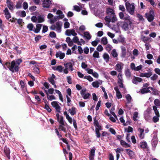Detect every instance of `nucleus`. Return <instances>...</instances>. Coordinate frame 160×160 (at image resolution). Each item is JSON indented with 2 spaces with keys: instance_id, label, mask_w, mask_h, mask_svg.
I'll return each instance as SVG.
<instances>
[{
  "instance_id": "7",
  "label": "nucleus",
  "mask_w": 160,
  "mask_h": 160,
  "mask_svg": "<svg viewBox=\"0 0 160 160\" xmlns=\"http://www.w3.org/2000/svg\"><path fill=\"white\" fill-rule=\"evenodd\" d=\"M142 81V79L141 78L134 76L132 80V82L134 84H137L138 82H141Z\"/></svg>"
},
{
  "instance_id": "16",
  "label": "nucleus",
  "mask_w": 160,
  "mask_h": 160,
  "mask_svg": "<svg viewBox=\"0 0 160 160\" xmlns=\"http://www.w3.org/2000/svg\"><path fill=\"white\" fill-rule=\"evenodd\" d=\"M146 16L148 21L149 22L152 21L154 19V16L152 14H148L147 13H146Z\"/></svg>"
},
{
  "instance_id": "37",
  "label": "nucleus",
  "mask_w": 160,
  "mask_h": 160,
  "mask_svg": "<svg viewBox=\"0 0 160 160\" xmlns=\"http://www.w3.org/2000/svg\"><path fill=\"white\" fill-rule=\"evenodd\" d=\"M111 54L114 58H116L118 56V53L115 49L112 50L111 52Z\"/></svg>"
},
{
  "instance_id": "59",
  "label": "nucleus",
  "mask_w": 160,
  "mask_h": 160,
  "mask_svg": "<svg viewBox=\"0 0 160 160\" xmlns=\"http://www.w3.org/2000/svg\"><path fill=\"white\" fill-rule=\"evenodd\" d=\"M112 47L109 44H108L106 47V49L108 52L110 51L112 49Z\"/></svg>"
},
{
  "instance_id": "12",
  "label": "nucleus",
  "mask_w": 160,
  "mask_h": 160,
  "mask_svg": "<svg viewBox=\"0 0 160 160\" xmlns=\"http://www.w3.org/2000/svg\"><path fill=\"white\" fill-rule=\"evenodd\" d=\"M107 13L108 16H115V13L114 11L112 9L110 8H108L107 9Z\"/></svg>"
},
{
  "instance_id": "45",
  "label": "nucleus",
  "mask_w": 160,
  "mask_h": 160,
  "mask_svg": "<svg viewBox=\"0 0 160 160\" xmlns=\"http://www.w3.org/2000/svg\"><path fill=\"white\" fill-rule=\"evenodd\" d=\"M154 103L156 107L160 106V101L158 99H156L154 100Z\"/></svg>"
},
{
  "instance_id": "56",
  "label": "nucleus",
  "mask_w": 160,
  "mask_h": 160,
  "mask_svg": "<svg viewBox=\"0 0 160 160\" xmlns=\"http://www.w3.org/2000/svg\"><path fill=\"white\" fill-rule=\"evenodd\" d=\"M101 101L100 100L98 101L95 108L96 111H98L99 109V108L101 106Z\"/></svg>"
},
{
  "instance_id": "38",
  "label": "nucleus",
  "mask_w": 160,
  "mask_h": 160,
  "mask_svg": "<svg viewBox=\"0 0 160 160\" xmlns=\"http://www.w3.org/2000/svg\"><path fill=\"white\" fill-rule=\"evenodd\" d=\"M44 21V18L41 15L39 16L38 18V23H41Z\"/></svg>"
},
{
  "instance_id": "46",
  "label": "nucleus",
  "mask_w": 160,
  "mask_h": 160,
  "mask_svg": "<svg viewBox=\"0 0 160 160\" xmlns=\"http://www.w3.org/2000/svg\"><path fill=\"white\" fill-rule=\"evenodd\" d=\"M138 113L137 112H135L133 114V119L135 121H136L137 120V118L138 117Z\"/></svg>"
},
{
  "instance_id": "3",
  "label": "nucleus",
  "mask_w": 160,
  "mask_h": 160,
  "mask_svg": "<svg viewBox=\"0 0 160 160\" xmlns=\"http://www.w3.org/2000/svg\"><path fill=\"white\" fill-rule=\"evenodd\" d=\"M51 105L53 107L55 108L57 112L59 113L61 112V107L58 104L57 102L54 101L52 102H51Z\"/></svg>"
},
{
  "instance_id": "27",
  "label": "nucleus",
  "mask_w": 160,
  "mask_h": 160,
  "mask_svg": "<svg viewBox=\"0 0 160 160\" xmlns=\"http://www.w3.org/2000/svg\"><path fill=\"white\" fill-rule=\"evenodd\" d=\"M123 19H124L125 20H128V23L129 25L130 26H131L132 25V23L131 21L130 16H127L125 17H124V18Z\"/></svg>"
},
{
  "instance_id": "44",
  "label": "nucleus",
  "mask_w": 160,
  "mask_h": 160,
  "mask_svg": "<svg viewBox=\"0 0 160 160\" xmlns=\"http://www.w3.org/2000/svg\"><path fill=\"white\" fill-rule=\"evenodd\" d=\"M64 126L62 125L61 124L59 125V126L58 129H59L61 130L64 132H66V128L64 127Z\"/></svg>"
},
{
  "instance_id": "48",
  "label": "nucleus",
  "mask_w": 160,
  "mask_h": 160,
  "mask_svg": "<svg viewBox=\"0 0 160 160\" xmlns=\"http://www.w3.org/2000/svg\"><path fill=\"white\" fill-rule=\"evenodd\" d=\"M157 115L156 116H154L152 118V121L154 122H157L159 120V117H160V115L158 116Z\"/></svg>"
},
{
  "instance_id": "21",
  "label": "nucleus",
  "mask_w": 160,
  "mask_h": 160,
  "mask_svg": "<svg viewBox=\"0 0 160 160\" xmlns=\"http://www.w3.org/2000/svg\"><path fill=\"white\" fill-rule=\"evenodd\" d=\"M150 39V38L149 37H146L143 35H141V40L145 43L149 41Z\"/></svg>"
},
{
  "instance_id": "29",
  "label": "nucleus",
  "mask_w": 160,
  "mask_h": 160,
  "mask_svg": "<svg viewBox=\"0 0 160 160\" xmlns=\"http://www.w3.org/2000/svg\"><path fill=\"white\" fill-rule=\"evenodd\" d=\"M101 43L103 45H106L108 43V40L107 38L105 37L102 38L101 40Z\"/></svg>"
},
{
  "instance_id": "11",
  "label": "nucleus",
  "mask_w": 160,
  "mask_h": 160,
  "mask_svg": "<svg viewBox=\"0 0 160 160\" xmlns=\"http://www.w3.org/2000/svg\"><path fill=\"white\" fill-rule=\"evenodd\" d=\"M62 25V23L60 21H58L56 23V30L59 32H60L61 31Z\"/></svg>"
},
{
  "instance_id": "43",
  "label": "nucleus",
  "mask_w": 160,
  "mask_h": 160,
  "mask_svg": "<svg viewBox=\"0 0 160 160\" xmlns=\"http://www.w3.org/2000/svg\"><path fill=\"white\" fill-rule=\"evenodd\" d=\"M95 130L96 136L97 138H99L101 136V134L100 132V130H98V129L95 128Z\"/></svg>"
},
{
  "instance_id": "17",
  "label": "nucleus",
  "mask_w": 160,
  "mask_h": 160,
  "mask_svg": "<svg viewBox=\"0 0 160 160\" xmlns=\"http://www.w3.org/2000/svg\"><path fill=\"white\" fill-rule=\"evenodd\" d=\"M121 145L123 147L127 148L128 147H130L131 145L126 143L123 140H121Z\"/></svg>"
},
{
  "instance_id": "30",
  "label": "nucleus",
  "mask_w": 160,
  "mask_h": 160,
  "mask_svg": "<svg viewBox=\"0 0 160 160\" xmlns=\"http://www.w3.org/2000/svg\"><path fill=\"white\" fill-rule=\"evenodd\" d=\"M103 57L107 62L109 61L110 57L108 53H104L103 55Z\"/></svg>"
},
{
  "instance_id": "2",
  "label": "nucleus",
  "mask_w": 160,
  "mask_h": 160,
  "mask_svg": "<svg viewBox=\"0 0 160 160\" xmlns=\"http://www.w3.org/2000/svg\"><path fill=\"white\" fill-rule=\"evenodd\" d=\"M126 8L129 13L131 15H133L134 12L135 10L134 3H132L131 4L129 2H126L125 3Z\"/></svg>"
},
{
  "instance_id": "25",
  "label": "nucleus",
  "mask_w": 160,
  "mask_h": 160,
  "mask_svg": "<svg viewBox=\"0 0 160 160\" xmlns=\"http://www.w3.org/2000/svg\"><path fill=\"white\" fill-rule=\"evenodd\" d=\"M122 49V55L121 57L123 58H124L125 57L126 54V50L125 47H122L121 48Z\"/></svg>"
},
{
  "instance_id": "39",
  "label": "nucleus",
  "mask_w": 160,
  "mask_h": 160,
  "mask_svg": "<svg viewBox=\"0 0 160 160\" xmlns=\"http://www.w3.org/2000/svg\"><path fill=\"white\" fill-rule=\"evenodd\" d=\"M60 124L63 126H65L64 121L63 120V118L62 116H60V120L58 122Z\"/></svg>"
},
{
  "instance_id": "57",
  "label": "nucleus",
  "mask_w": 160,
  "mask_h": 160,
  "mask_svg": "<svg viewBox=\"0 0 160 160\" xmlns=\"http://www.w3.org/2000/svg\"><path fill=\"white\" fill-rule=\"evenodd\" d=\"M22 7L23 8L26 10L28 8V5L26 2H24L22 4Z\"/></svg>"
},
{
  "instance_id": "42",
  "label": "nucleus",
  "mask_w": 160,
  "mask_h": 160,
  "mask_svg": "<svg viewBox=\"0 0 160 160\" xmlns=\"http://www.w3.org/2000/svg\"><path fill=\"white\" fill-rule=\"evenodd\" d=\"M120 120L121 122L123 123V125L124 126H126L128 125V122H125V121L122 117H121L120 118Z\"/></svg>"
},
{
  "instance_id": "64",
  "label": "nucleus",
  "mask_w": 160,
  "mask_h": 160,
  "mask_svg": "<svg viewBox=\"0 0 160 160\" xmlns=\"http://www.w3.org/2000/svg\"><path fill=\"white\" fill-rule=\"evenodd\" d=\"M74 9L76 11L79 12L81 10V9L80 7L77 5H75L73 6Z\"/></svg>"
},
{
  "instance_id": "1",
  "label": "nucleus",
  "mask_w": 160,
  "mask_h": 160,
  "mask_svg": "<svg viewBox=\"0 0 160 160\" xmlns=\"http://www.w3.org/2000/svg\"><path fill=\"white\" fill-rule=\"evenodd\" d=\"M16 65L15 61L14 60H13L11 63L9 62H6L3 66L4 68L5 69L7 70V68L5 66L9 68V70L12 72H17L19 70V67L18 66H16Z\"/></svg>"
},
{
  "instance_id": "61",
  "label": "nucleus",
  "mask_w": 160,
  "mask_h": 160,
  "mask_svg": "<svg viewBox=\"0 0 160 160\" xmlns=\"http://www.w3.org/2000/svg\"><path fill=\"white\" fill-rule=\"evenodd\" d=\"M37 8V7L35 6H33L31 7H30L29 8V10L31 12L34 11Z\"/></svg>"
},
{
  "instance_id": "36",
  "label": "nucleus",
  "mask_w": 160,
  "mask_h": 160,
  "mask_svg": "<svg viewBox=\"0 0 160 160\" xmlns=\"http://www.w3.org/2000/svg\"><path fill=\"white\" fill-rule=\"evenodd\" d=\"M125 74L127 77L129 78L131 77V72L129 69L128 68L126 70Z\"/></svg>"
},
{
  "instance_id": "4",
  "label": "nucleus",
  "mask_w": 160,
  "mask_h": 160,
  "mask_svg": "<svg viewBox=\"0 0 160 160\" xmlns=\"http://www.w3.org/2000/svg\"><path fill=\"white\" fill-rule=\"evenodd\" d=\"M64 17V15H60L56 16L54 18L50 20V23L51 24L54 23L58 19H62Z\"/></svg>"
},
{
  "instance_id": "13",
  "label": "nucleus",
  "mask_w": 160,
  "mask_h": 160,
  "mask_svg": "<svg viewBox=\"0 0 160 160\" xmlns=\"http://www.w3.org/2000/svg\"><path fill=\"white\" fill-rule=\"evenodd\" d=\"M64 65L65 67L67 66L68 68L71 71H72L73 70V65L71 62H68L67 63H64Z\"/></svg>"
},
{
  "instance_id": "40",
  "label": "nucleus",
  "mask_w": 160,
  "mask_h": 160,
  "mask_svg": "<svg viewBox=\"0 0 160 160\" xmlns=\"http://www.w3.org/2000/svg\"><path fill=\"white\" fill-rule=\"evenodd\" d=\"M115 110V108L114 107H112L111 109V110L110 111V112L116 118H117V116L115 114V112H113Z\"/></svg>"
},
{
  "instance_id": "28",
  "label": "nucleus",
  "mask_w": 160,
  "mask_h": 160,
  "mask_svg": "<svg viewBox=\"0 0 160 160\" xmlns=\"http://www.w3.org/2000/svg\"><path fill=\"white\" fill-rule=\"evenodd\" d=\"M84 37L88 40L90 39L91 36L88 32H86L84 33Z\"/></svg>"
},
{
  "instance_id": "31",
  "label": "nucleus",
  "mask_w": 160,
  "mask_h": 160,
  "mask_svg": "<svg viewBox=\"0 0 160 160\" xmlns=\"http://www.w3.org/2000/svg\"><path fill=\"white\" fill-rule=\"evenodd\" d=\"M138 131L140 132V134L139 135V137L141 139L143 138H144V136H143V135H142V134L144 131V129H142V128H140L138 129Z\"/></svg>"
},
{
  "instance_id": "15",
  "label": "nucleus",
  "mask_w": 160,
  "mask_h": 160,
  "mask_svg": "<svg viewBox=\"0 0 160 160\" xmlns=\"http://www.w3.org/2000/svg\"><path fill=\"white\" fill-rule=\"evenodd\" d=\"M42 26V24H37L36 26V28L35 29L34 31H33L34 32L36 33H38L40 32Z\"/></svg>"
},
{
  "instance_id": "62",
  "label": "nucleus",
  "mask_w": 160,
  "mask_h": 160,
  "mask_svg": "<svg viewBox=\"0 0 160 160\" xmlns=\"http://www.w3.org/2000/svg\"><path fill=\"white\" fill-rule=\"evenodd\" d=\"M97 50L98 52H101L103 50V48L101 45H99L98 46Z\"/></svg>"
},
{
  "instance_id": "55",
  "label": "nucleus",
  "mask_w": 160,
  "mask_h": 160,
  "mask_svg": "<svg viewBox=\"0 0 160 160\" xmlns=\"http://www.w3.org/2000/svg\"><path fill=\"white\" fill-rule=\"evenodd\" d=\"M63 67L62 66L59 65L57 66V71L59 72H62L63 71Z\"/></svg>"
},
{
  "instance_id": "51",
  "label": "nucleus",
  "mask_w": 160,
  "mask_h": 160,
  "mask_svg": "<svg viewBox=\"0 0 160 160\" xmlns=\"http://www.w3.org/2000/svg\"><path fill=\"white\" fill-rule=\"evenodd\" d=\"M84 78L88 80L90 82H92L93 80V78L90 76H85Z\"/></svg>"
},
{
  "instance_id": "19",
  "label": "nucleus",
  "mask_w": 160,
  "mask_h": 160,
  "mask_svg": "<svg viewBox=\"0 0 160 160\" xmlns=\"http://www.w3.org/2000/svg\"><path fill=\"white\" fill-rule=\"evenodd\" d=\"M152 74V72H150L148 73H141L140 76L141 77H145L148 78L150 77Z\"/></svg>"
},
{
  "instance_id": "24",
  "label": "nucleus",
  "mask_w": 160,
  "mask_h": 160,
  "mask_svg": "<svg viewBox=\"0 0 160 160\" xmlns=\"http://www.w3.org/2000/svg\"><path fill=\"white\" fill-rule=\"evenodd\" d=\"M140 147L142 149H146L148 147L147 144L146 142H142L140 143Z\"/></svg>"
},
{
  "instance_id": "32",
  "label": "nucleus",
  "mask_w": 160,
  "mask_h": 160,
  "mask_svg": "<svg viewBox=\"0 0 160 160\" xmlns=\"http://www.w3.org/2000/svg\"><path fill=\"white\" fill-rule=\"evenodd\" d=\"M119 42H121L123 43L125 42V38L122 37L120 35L118 38Z\"/></svg>"
},
{
  "instance_id": "33",
  "label": "nucleus",
  "mask_w": 160,
  "mask_h": 160,
  "mask_svg": "<svg viewBox=\"0 0 160 160\" xmlns=\"http://www.w3.org/2000/svg\"><path fill=\"white\" fill-rule=\"evenodd\" d=\"M27 28L30 31H34L33 28H34V26L32 23H29L27 26Z\"/></svg>"
},
{
  "instance_id": "9",
  "label": "nucleus",
  "mask_w": 160,
  "mask_h": 160,
  "mask_svg": "<svg viewBox=\"0 0 160 160\" xmlns=\"http://www.w3.org/2000/svg\"><path fill=\"white\" fill-rule=\"evenodd\" d=\"M130 159L133 158L134 155V152L131 150L129 149H125Z\"/></svg>"
},
{
  "instance_id": "52",
  "label": "nucleus",
  "mask_w": 160,
  "mask_h": 160,
  "mask_svg": "<svg viewBox=\"0 0 160 160\" xmlns=\"http://www.w3.org/2000/svg\"><path fill=\"white\" fill-rule=\"evenodd\" d=\"M49 36L52 38H56V34L54 32H51L49 33Z\"/></svg>"
},
{
  "instance_id": "60",
  "label": "nucleus",
  "mask_w": 160,
  "mask_h": 160,
  "mask_svg": "<svg viewBox=\"0 0 160 160\" xmlns=\"http://www.w3.org/2000/svg\"><path fill=\"white\" fill-rule=\"evenodd\" d=\"M47 98L49 100L51 101L52 100L55 99V98L54 96L53 95H52L51 96H49L48 95H47Z\"/></svg>"
},
{
  "instance_id": "47",
  "label": "nucleus",
  "mask_w": 160,
  "mask_h": 160,
  "mask_svg": "<svg viewBox=\"0 0 160 160\" xmlns=\"http://www.w3.org/2000/svg\"><path fill=\"white\" fill-rule=\"evenodd\" d=\"M16 8L17 9H19L22 7V2L20 1H18L17 3L15 6Z\"/></svg>"
},
{
  "instance_id": "18",
  "label": "nucleus",
  "mask_w": 160,
  "mask_h": 160,
  "mask_svg": "<svg viewBox=\"0 0 160 160\" xmlns=\"http://www.w3.org/2000/svg\"><path fill=\"white\" fill-rule=\"evenodd\" d=\"M63 114L65 115L66 118L68 120L69 122L70 123L72 124V119L68 114L67 112L66 111H64L63 112Z\"/></svg>"
},
{
  "instance_id": "50",
  "label": "nucleus",
  "mask_w": 160,
  "mask_h": 160,
  "mask_svg": "<svg viewBox=\"0 0 160 160\" xmlns=\"http://www.w3.org/2000/svg\"><path fill=\"white\" fill-rule=\"evenodd\" d=\"M90 96V94L89 93H88L86 94L85 93L83 95H82L83 98L85 99L88 98Z\"/></svg>"
},
{
  "instance_id": "58",
  "label": "nucleus",
  "mask_w": 160,
  "mask_h": 160,
  "mask_svg": "<svg viewBox=\"0 0 160 160\" xmlns=\"http://www.w3.org/2000/svg\"><path fill=\"white\" fill-rule=\"evenodd\" d=\"M153 93L154 95H158L159 94L160 92L156 89L154 88L152 90Z\"/></svg>"
},
{
  "instance_id": "63",
  "label": "nucleus",
  "mask_w": 160,
  "mask_h": 160,
  "mask_svg": "<svg viewBox=\"0 0 160 160\" xmlns=\"http://www.w3.org/2000/svg\"><path fill=\"white\" fill-rule=\"evenodd\" d=\"M45 108L49 112H50L52 111V109L50 108L49 106L47 104L45 105Z\"/></svg>"
},
{
  "instance_id": "34",
  "label": "nucleus",
  "mask_w": 160,
  "mask_h": 160,
  "mask_svg": "<svg viewBox=\"0 0 160 160\" xmlns=\"http://www.w3.org/2000/svg\"><path fill=\"white\" fill-rule=\"evenodd\" d=\"M153 110L154 111V112L156 115V116H157L158 115V116L159 115V113L158 112V110L157 109V107L155 106H153Z\"/></svg>"
},
{
  "instance_id": "23",
  "label": "nucleus",
  "mask_w": 160,
  "mask_h": 160,
  "mask_svg": "<svg viewBox=\"0 0 160 160\" xmlns=\"http://www.w3.org/2000/svg\"><path fill=\"white\" fill-rule=\"evenodd\" d=\"M122 27L125 31L128 30L129 29V27L128 22H124Z\"/></svg>"
},
{
  "instance_id": "35",
  "label": "nucleus",
  "mask_w": 160,
  "mask_h": 160,
  "mask_svg": "<svg viewBox=\"0 0 160 160\" xmlns=\"http://www.w3.org/2000/svg\"><path fill=\"white\" fill-rule=\"evenodd\" d=\"M92 56L94 58H99V54L98 51H95L93 54Z\"/></svg>"
},
{
  "instance_id": "8",
  "label": "nucleus",
  "mask_w": 160,
  "mask_h": 160,
  "mask_svg": "<svg viewBox=\"0 0 160 160\" xmlns=\"http://www.w3.org/2000/svg\"><path fill=\"white\" fill-rule=\"evenodd\" d=\"M3 12L5 13V15L6 19L8 20H9V19L11 18V15L8 9V8H6L4 10Z\"/></svg>"
},
{
  "instance_id": "22",
  "label": "nucleus",
  "mask_w": 160,
  "mask_h": 160,
  "mask_svg": "<svg viewBox=\"0 0 160 160\" xmlns=\"http://www.w3.org/2000/svg\"><path fill=\"white\" fill-rule=\"evenodd\" d=\"M4 152L8 158L10 159V151L8 148H6L5 149H4Z\"/></svg>"
},
{
  "instance_id": "53",
  "label": "nucleus",
  "mask_w": 160,
  "mask_h": 160,
  "mask_svg": "<svg viewBox=\"0 0 160 160\" xmlns=\"http://www.w3.org/2000/svg\"><path fill=\"white\" fill-rule=\"evenodd\" d=\"M126 98L128 103L130 102L132 99V97L129 94H128L126 96Z\"/></svg>"
},
{
  "instance_id": "20",
  "label": "nucleus",
  "mask_w": 160,
  "mask_h": 160,
  "mask_svg": "<svg viewBox=\"0 0 160 160\" xmlns=\"http://www.w3.org/2000/svg\"><path fill=\"white\" fill-rule=\"evenodd\" d=\"M73 42L75 43H77L78 45H82L81 42L79 41L78 38L77 36H74L72 39Z\"/></svg>"
},
{
  "instance_id": "49",
  "label": "nucleus",
  "mask_w": 160,
  "mask_h": 160,
  "mask_svg": "<svg viewBox=\"0 0 160 160\" xmlns=\"http://www.w3.org/2000/svg\"><path fill=\"white\" fill-rule=\"evenodd\" d=\"M116 68L118 72H120L121 70L122 69L121 65L119 64H117L116 65Z\"/></svg>"
},
{
  "instance_id": "6",
  "label": "nucleus",
  "mask_w": 160,
  "mask_h": 160,
  "mask_svg": "<svg viewBox=\"0 0 160 160\" xmlns=\"http://www.w3.org/2000/svg\"><path fill=\"white\" fill-rule=\"evenodd\" d=\"M51 3V1L49 0H44L42 2V7L43 8H49Z\"/></svg>"
},
{
  "instance_id": "14",
  "label": "nucleus",
  "mask_w": 160,
  "mask_h": 160,
  "mask_svg": "<svg viewBox=\"0 0 160 160\" xmlns=\"http://www.w3.org/2000/svg\"><path fill=\"white\" fill-rule=\"evenodd\" d=\"M76 108L74 107H72L71 108H69L68 111L70 113L72 116H73L76 114Z\"/></svg>"
},
{
  "instance_id": "41",
  "label": "nucleus",
  "mask_w": 160,
  "mask_h": 160,
  "mask_svg": "<svg viewBox=\"0 0 160 160\" xmlns=\"http://www.w3.org/2000/svg\"><path fill=\"white\" fill-rule=\"evenodd\" d=\"M99 83L97 81L94 82L92 83V85L93 87L96 88H98L99 87Z\"/></svg>"
},
{
  "instance_id": "54",
  "label": "nucleus",
  "mask_w": 160,
  "mask_h": 160,
  "mask_svg": "<svg viewBox=\"0 0 160 160\" xmlns=\"http://www.w3.org/2000/svg\"><path fill=\"white\" fill-rule=\"evenodd\" d=\"M48 29V27L47 26L44 25L42 31V33H45L46 32Z\"/></svg>"
},
{
  "instance_id": "26",
  "label": "nucleus",
  "mask_w": 160,
  "mask_h": 160,
  "mask_svg": "<svg viewBox=\"0 0 160 160\" xmlns=\"http://www.w3.org/2000/svg\"><path fill=\"white\" fill-rule=\"evenodd\" d=\"M140 92L142 94H144L145 93L150 92V91L146 88H143L140 90Z\"/></svg>"
},
{
  "instance_id": "10",
  "label": "nucleus",
  "mask_w": 160,
  "mask_h": 160,
  "mask_svg": "<svg viewBox=\"0 0 160 160\" xmlns=\"http://www.w3.org/2000/svg\"><path fill=\"white\" fill-rule=\"evenodd\" d=\"M114 89L116 91L117 98L119 99L121 98H122V95L119 91L118 88L117 87H115L114 88Z\"/></svg>"
},
{
  "instance_id": "5",
  "label": "nucleus",
  "mask_w": 160,
  "mask_h": 160,
  "mask_svg": "<svg viewBox=\"0 0 160 160\" xmlns=\"http://www.w3.org/2000/svg\"><path fill=\"white\" fill-rule=\"evenodd\" d=\"M6 3L9 9L11 11H13L14 9L13 2L10 0H7Z\"/></svg>"
}]
</instances>
